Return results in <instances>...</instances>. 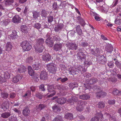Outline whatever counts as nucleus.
Returning a JSON list of instances; mask_svg holds the SVG:
<instances>
[{
  "mask_svg": "<svg viewBox=\"0 0 121 121\" xmlns=\"http://www.w3.org/2000/svg\"><path fill=\"white\" fill-rule=\"evenodd\" d=\"M46 107V106L44 104H41L38 106L37 109L39 110H41L44 108Z\"/></svg>",
  "mask_w": 121,
  "mask_h": 121,
  "instance_id": "obj_41",
  "label": "nucleus"
},
{
  "mask_svg": "<svg viewBox=\"0 0 121 121\" xmlns=\"http://www.w3.org/2000/svg\"><path fill=\"white\" fill-rule=\"evenodd\" d=\"M17 32L15 31H13L12 32V33L10 35V37L13 39H15L17 37Z\"/></svg>",
  "mask_w": 121,
  "mask_h": 121,
  "instance_id": "obj_30",
  "label": "nucleus"
},
{
  "mask_svg": "<svg viewBox=\"0 0 121 121\" xmlns=\"http://www.w3.org/2000/svg\"><path fill=\"white\" fill-rule=\"evenodd\" d=\"M115 64L118 67L121 68V64L118 61H116L115 62Z\"/></svg>",
  "mask_w": 121,
  "mask_h": 121,
  "instance_id": "obj_48",
  "label": "nucleus"
},
{
  "mask_svg": "<svg viewBox=\"0 0 121 121\" xmlns=\"http://www.w3.org/2000/svg\"><path fill=\"white\" fill-rule=\"evenodd\" d=\"M41 79L44 80L47 78V73L46 71H43L41 72L40 76Z\"/></svg>",
  "mask_w": 121,
  "mask_h": 121,
  "instance_id": "obj_10",
  "label": "nucleus"
},
{
  "mask_svg": "<svg viewBox=\"0 0 121 121\" xmlns=\"http://www.w3.org/2000/svg\"><path fill=\"white\" fill-rule=\"evenodd\" d=\"M106 49L108 52L111 53L113 50V48L111 45L109 44L107 45Z\"/></svg>",
  "mask_w": 121,
  "mask_h": 121,
  "instance_id": "obj_16",
  "label": "nucleus"
},
{
  "mask_svg": "<svg viewBox=\"0 0 121 121\" xmlns=\"http://www.w3.org/2000/svg\"><path fill=\"white\" fill-rule=\"evenodd\" d=\"M50 37H48L46 41V42L47 44V45H49L50 47H52L53 43V42L52 41L50 40Z\"/></svg>",
  "mask_w": 121,
  "mask_h": 121,
  "instance_id": "obj_20",
  "label": "nucleus"
},
{
  "mask_svg": "<svg viewBox=\"0 0 121 121\" xmlns=\"http://www.w3.org/2000/svg\"><path fill=\"white\" fill-rule=\"evenodd\" d=\"M10 22V21L9 19L4 17V19L1 22V24L2 26H6L9 24Z\"/></svg>",
  "mask_w": 121,
  "mask_h": 121,
  "instance_id": "obj_9",
  "label": "nucleus"
},
{
  "mask_svg": "<svg viewBox=\"0 0 121 121\" xmlns=\"http://www.w3.org/2000/svg\"><path fill=\"white\" fill-rule=\"evenodd\" d=\"M72 100H71V99H69L68 100V101L71 104H73V103H72V100L74 102H76L78 101V99L77 97L75 96H73L72 98Z\"/></svg>",
  "mask_w": 121,
  "mask_h": 121,
  "instance_id": "obj_34",
  "label": "nucleus"
},
{
  "mask_svg": "<svg viewBox=\"0 0 121 121\" xmlns=\"http://www.w3.org/2000/svg\"><path fill=\"white\" fill-rule=\"evenodd\" d=\"M69 46L70 47V49L73 50H76L78 48V45L76 44L73 43L70 44Z\"/></svg>",
  "mask_w": 121,
  "mask_h": 121,
  "instance_id": "obj_31",
  "label": "nucleus"
},
{
  "mask_svg": "<svg viewBox=\"0 0 121 121\" xmlns=\"http://www.w3.org/2000/svg\"><path fill=\"white\" fill-rule=\"evenodd\" d=\"M68 71L69 74L74 75L77 74V69L75 67H69Z\"/></svg>",
  "mask_w": 121,
  "mask_h": 121,
  "instance_id": "obj_7",
  "label": "nucleus"
},
{
  "mask_svg": "<svg viewBox=\"0 0 121 121\" xmlns=\"http://www.w3.org/2000/svg\"><path fill=\"white\" fill-rule=\"evenodd\" d=\"M53 121H63V119L61 116H58L55 117Z\"/></svg>",
  "mask_w": 121,
  "mask_h": 121,
  "instance_id": "obj_38",
  "label": "nucleus"
},
{
  "mask_svg": "<svg viewBox=\"0 0 121 121\" xmlns=\"http://www.w3.org/2000/svg\"><path fill=\"white\" fill-rule=\"evenodd\" d=\"M32 66L34 69L36 70L39 69L41 67L39 63H36L34 64Z\"/></svg>",
  "mask_w": 121,
  "mask_h": 121,
  "instance_id": "obj_22",
  "label": "nucleus"
},
{
  "mask_svg": "<svg viewBox=\"0 0 121 121\" xmlns=\"http://www.w3.org/2000/svg\"><path fill=\"white\" fill-rule=\"evenodd\" d=\"M47 69L51 73L55 74L57 70V67L53 63L48 64L47 65Z\"/></svg>",
  "mask_w": 121,
  "mask_h": 121,
  "instance_id": "obj_3",
  "label": "nucleus"
},
{
  "mask_svg": "<svg viewBox=\"0 0 121 121\" xmlns=\"http://www.w3.org/2000/svg\"><path fill=\"white\" fill-rule=\"evenodd\" d=\"M28 71L29 75L31 76H34V73L33 70L32 69L31 66H28Z\"/></svg>",
  "mask_w": 121,
  "mask_h": 121,
  "instance_id": "obj_23",
  "label": "nucleus"
},
{
  "mask_svg": "<svg viewBox=\"0 0 121 121\" xmlns=\"http://www.w3.org/2000/svg\"><path fill=\"white\" fill-rule=\"evenodd\" d=\"M77 69V70H79L80 71H85V69H83L82 66H79L78 67V69Z\"/></svg>",
  "mask_w": 121,
  "mask_h": 121,
  "instance_id": "obj_55",
  "label": "nucleus"
},
{
  "mask_svg": "<svg viewBox=\"0 0 121 121\" xmlns=\"http://www.w3.org/2000/svg\"><path fill=\"white\" fill-rule=\"evenodd\" d=\"M52 6L55 9H57L58 6L57 3L54 2Z\"/></svg>",
  "mask_w": 121,
  "mask_h": 121,
  "instance_id": "obj_57",
  "label": "nucleus"
},
{
  "mask_svg": "<svg viewBox=\"0 0 121 121\" xmlns=\"http://www.w3.org/2000/svg\"><path fill=\"white\" fill-rule=\"evenodd\" d=\"M43 60L49 61L51 59L50 56L48 53H45L43 55L42 57Z\"/></svg>",
  "mask_w": 121,
  "mask_h": 121,
  "instance_id": "obj_11",
  "label": "nucleus"
},
{
  "mask_svg": "<svg viewBox=\"0 0 121 121\" xmlns=\"http://www.w3.org/2000/svg\"><path fill=\"white\" fill-rule=\"evenodd\" d=\"M94 16L95 18L96 21H99L100 20V18L99 17L98 15L96 14H94Z\"/></svg>",
  "mask_w": 121,
  "mask_h": 121,
  "instance_id": "obj_46",
  "label": "nucleus"
},
{
  "mask_svg": "<svg viewBox=\"0 0 121 121\" xmlns=\"http://www.w3.org/2000/svg\"><path fill=\"white\" fill-rule=\"evenodd\" d=\"M30 113V111L28 108H26L23 110V114L25 116L28 115Z\"/></svg>",
  "mask_w": 121,
  "mask_h": 121,
  "instance_id": "obj_32",
  "label": "nucleus"
},
{
  "mask_svg": "<svg viewBox=\"0 0 121 121\" xmlns=\"http://www.w3.org/2000/svg\"><path fill=\"white\" fill-rule=\"evenodd\" d=\"M31 94V92L30 91H28L26 93L24 96H23L24 97L26 96H29Z\"/></svg>",
  "mask_w": 121,
  "mask_h": 121,
  "instance_id": "obj_52",
  "label": "nucleus"
},
{
  "mask_svg": "<svg viewBox=\"0 0 121 121\" xmlns=\"http://www.w3.org/2000/svg\"><path fill=\"white\" fill-rule=\"evenodd\" d=\"M78 106L76 108L77 110L80 112L83 111L84 108V107L86 104V102L85 101H79L78 102Z\"/></svg>",
  "mask_w": 121,
  "mask_h": 121,
  "instance_id": "obj_4",
  "label": "nucleus"
},
{
  "mask_svg": "<svg viewBox=\"0 0 121 121\" xmlns=\"http://www.w3.org/2000/svg\"><path fill=\"white\" fill-rule=\"evenodd\" d=\"M11 43L10 42H8L6 44L5 47V49L7 51H10L12 48Z\"/></svg>",
  "mask_w": 121,
  "mask_h": 121,
  "instance_id": "obj_18",
  "label": "nucleus"
},
{
  "mask_svg": "<svg viewBox=\"0 0 121 121\" xmlns=\"http://www.w3.org/2000/svg\"><path fill=\"white\" fill-rule=\"evenodd\" d=\"M27 9L28 8H27L26 7L25 9L24 10L23 12L24 14L25 15H26L27 14Z\"/></svg>",
  "mask_w": 121,
  "mask_h": 121,
  "instance_id": "obj_58",
  "label": "nucleus"
},
{
  "mask_svg": "<svg viewBox=\"0 0 121 121\" xmlns=\"http://www.w3.org/2000/svg\"><path fill=\"white\" fill-rule=\"evenodd\" d=\"M21 46L23 49L25 51H29L31 48L32 46L28 41H24L21 43Z\"/></svg>",
  "mask_w": 121,
  "mask_h": 121,
  "instance_id": "obj_1",
  "label": "nucleus"
},
{
  "mask_svg": "<svg viewBox=\"0 0 121 121\" xmlns=\"http://www.w3.org/2000/svg\"><path fill=\"white\" fill-rule=\"evenodd\" d=\"M53 21V17L52 16H50L48 18V22H51Z\"/></svg>",
  "mask_w": 121,
  "mask_h": 121,
  "instance_id": "obj_53",
  "label": "nucleus"
},
{
  "mask_svg": "<svg viewBox=\"0 0 121 121\" xmlns=\"http://www.w3.org/2000/svg\"><path fill=\"white\" fill-rule=\"evenodd\" d=\"M108 9H106L104 8H103L102 10V12L104 13H106L108 11Z\"/></svg>",
  "mask_w": 121,
  "mask_h": 121,
  "instance_id": "obj_63",
  "label": "nucleus"
},
{
  "mask_svg": "<svg viewBox=\"0 0 121 121\" xmlns=\"http://www.w3.org/2000/svg\"><path fill=\"white\" fill-rule=\"evenodd\" d=\"M14 0H4V2L5 5H8L9 4L12 3L13 2Z\"/></svg>",
  "mask_w": 121,
  "mask_h": 121,
  "instance_id": "obj_37",
  "label": "nucleus"
},
{
  "mask_svg": "<svg viewBox=\"0 0 121 121\" xmlns=\"http://www.w3.org/2000/svg\"><path fill=\"white\" fill-rule=\"evenodd\" d=\"M98 59L99 61H100L103 62H104L106 61V59L103 55H99L98 57Z\"/></svg>",
  "mask_w": 121,
  "mask_h": 121,
  "instance_id": "obj_24",
  "label": "nucleus"
},
{
  "mask_svg": "<svg viewBox=\"0 0 121 121\" xmlns=\"http://www.w3.org/2000/svg\"><path fill=\"white\" fill-rule=\"evenodd\" d=\"M108 66L109 67L112 68L113 67L114 64L111 62H109L108 64Z\"/></svg>",
  "mask_w": 121,
  "mask_h": 121,
  "instance_id": "obj_50",
  "label": "nucleus"
},
{
  "mask_svg": "<svg viewBox=\"0 0 121 121\" xmlns=\"http://www.w3.org/2000/svg\"><path fill=\"white\" fill-rule=\"evenodd\" d=\"M49 12L45 10H43L42 12L41 15L43 17H45L47 15V14H48Z\"/></svg>",
  "mask_w": 121,
  "mask_h": 121,
  "instance_id": "obj_40",
  "label": "nucleus"
},
{
  "mask_svg": "<svg viewBox=\"0 0 121 121\" xmlns=\"http://www.w3.org/2000/svg\"><path fill=\"white\" fill-rule=\"evenodd\" d=\"M68 80V78H61L60 80L62 82H64Z\"/></svg>",
  "mask_w": 121,
  "mask_h": 121,
  "instance_id": "obj_61",
  "label": "nucleus"
},
{
  "mask_svg": "<svg viewBox=\"0 0 121 121\" xmlns=\"http://www.w3.org/2000/svg\"><path fill=\"white\" fill-rule=\"evenodd\" d=\"M115 102V101L114 100H109L108 101V103L110 104H113Z\"/></svg>",
  "mask_w": 121,
  "mask_h": 121,
  "instance_id": "obj_60",
  "label": "nucleus"
},
{
  "mask_svg": "<svg viewBox=\"0 0 121 121\" xmlns=\"http://www.w3.org/2000/svg\"><path fill=\"white\" fill-rule=\"evenodd\" d=\"M67 119H71L73 118V115L72 113H66L64 116Z\"/></svg>",
  "mask_w": 121,
  "mask_h": 121,
  "instance_id": "obj_26",
  "label": "nucleus"
},
{
  "mask_svg": "<svg viewBox=\"0 0 121 121\" xmlns=\"http://www.w3.org/2000/svg\"><path fill=\"white\" fill-rule=\"evenodd\" d=\"M97 115L99 117V118L98 117H95L92 118L91 119V121H98L99 120V119L100 120H102L103 119V115L101 112L97 113Z\"/></svg>",
  "mask_w": 121,
  "mask_h": 121,
  "instance_id": "obj_8",
  "label": "nucleus"
},
{
  "mask_svg": "<svg viewBox=\"0 0 121 121\" xmlns=\"http://www.w3.org/2000/svg\"><path fill=\"white\" fill-rule=\"evenodd\" d=\"M48 90L49 92H52L50 95H47L46 97L49 98L51 97L54 96L56 94L55 89L51 85L48 86Z\"/></svg>",
  "mask_w": 121,
  "mask_h": 121,
  "instance_id": "obj_5",
  "label": "nucleus"
},
{
  "mask_svg": "<svg viewBox=\"0 0 121 121\" xmlns=\"http://www.w3.org/2000/svg\"><path fill=\"white\" fill-rule=\"evenodd\" d=\"M9 106V103L8 102L6 101L4 102L2 105L1 107L4 110H5L7 109Z\"/></svg>",
  "mask_w": 121,
  "mask_h": 121,
  "instance_id": "obj_13",
  "label": "nucleus"
},
{
  "mask_svg": "<svg viewBox=\"0 0 121 121\" xmlns=\"http://www.w3.org/2000/svg\"><path fill=\"white\" fill-rule=\"evenodd\" d=\"M10 74L7 72H4V77L5 79H9L10 78Z\"/></svg>",
  "mask_w": 121,
  "mask_h": 121,
  "instance_id": "obj_42",
  "label": "nucleus"
},
{
  "mask_svg": "<svg viewBox=\"0 0 121 121\" xmlns=\"http://www.w3.org/2000/svg\"><path fill=\"white\" fill-rule=\"evenodd\" d=\"M39 89L41 90L44 91L45 90L44 88V85H43L42 84L39 86Z\"/></svg>",
  "mask_w": 121,
  "mask_h": 121,
  "instance_id": "obj_59",
  "label": "nucleus"
},
{
  "mask_svg": "<svg viewBox=\"0 0 121 121\" xmlns=\"http://www.w3.org/2000/svg\"><path fill=\"white\" fill-rule=\"evenodd\" d=\"M62 47V45L61 43L56 44L53 47L54 49L56 51L60 50Z\"/></svg>",
  "mask_w": 121,
  "mask_h": 121,
  "instance_id": "obj_15",
  "label": "nucleus"
},
{
  "mask_svg": "<svg viewBox=\"0 0 121 121\" xmlns=\"http://www.w3.org/2000/svg\"><path fill=\"white\" fill-rule=\"evenodd\" d=\"M104 116H106L107 118H108L110 120H111L112 121H115V117L113 115L112 116L111 115L108 113H106L104 114Z\"/></svg>",
  "mask_w": 121,
  "mask_h": 121,
  "instance_id": "obj_19",
  "label": "nucleus"
},
{
  "mask_svg": "<svg viewBox=\"0 0 121 121\" xmlns=\"http://www.w3.org/2000/svg\"><path fill=\"white\" fill-rule=\"evenodd\" d=\"M92 63L91 62L88 61H85L84 62V64L86 67H87L89 65L91 64Z\"/></svg>",
  "mask_w": 121,
  "mask_h": 121,
  "instance_id": "obj_45",
  "label": "nucleus"
},
{
  "mask_svg": "<svg viewBox=\"0 0 121 121\" xmlns=\"http://www.w3.org/2000/svg\"><path fill=\"white\" fill-rule=\"evenodd\" d=\"M34 27L38 29H39L41 28V26L39 23H36L35 24Z\"/></svg>",
  "mask_w": 121,
  "mask_h": 121,
  "instance_id": "obj_47",
  "label": "nucleus"
},
{
  "mask_svg": "<svg viewBox=\"0 0 121 121\" xmlns=\"http://www.w3.org/2000/svg\"><path fill=\"white\" fill-rule=\"evenodd\" d=\"M119 92V91L117 90H116L113 91L112 92L113 94L115 95H117Z\"/></svg>",
  "mask_w": 121,
  "mask_h": 121,
  "instance_id": "obj_62",
  "label": "nucleus"
},
{
  "mask_svg": "<svg viewBox=\"0 0 121 121\" xmlns=\"http://www.w3.org/2000/svg\"><path fill=\"white\" fill-rule=\"evenodd\" d=\"M36 96L40 99H41L42 98V95L40 93H37L36 94Z\"/></svg>",
  "mask_w": 121,
  "mask_h": 121,
  "instance_id": "obj_51",
  "label": "nucleus"
},
{
  "mask_svg": "<svg viewBox=\"0 0 121 121\" xmlns=\"http://www.w3.org/2000/svg\"><path fill=\"white\" fill-rule=\"evenodd\" d=\"M21 30L24 33H27L29 30L28 27L26 25H22L21 27Z\"/></svg>",
  "mask_w": 121,
  "mask_h": 121,
  "instance_id": "obj_17",
  "label": "nucleus"
},
{
  "mask_svg": "<svg viewBox=\"0 0 121 121\" xmlns=\"http://www.w3.org/2000/svg\"><path fill=\"white\" fill-rule=\"evenodd\" d=\"M8 94L6 93H3L1 94L2 97L4 98H7L8 97Z\"/></svg>",
  "mask_w": 121,
  "mask_h": 121,
  "instance_id": "obj_49",
  "label": "nucleus"
},
{
  "mask_svg": "<svg viewBox=\"0 0 121 121\" xmlns=\"http://www.w3.org/2000/svg\"><path fill=\"white\" fill-rule=\"evenodd\" d=\"M12 21L14 23H18L21 21V18L18 15H16L13 18Z\"/></svg>",
  "mask_w": 121,
  "mask_h": 121,
  "instance_id": "obj_12",
  "label": "nucleus"
},
{
  "mask_svg": "<svg viewBox=\"0 0 121 121\" xmlns=\"http://www.w3.org/2000/svg\"><path fill=\"white\" fill-rule=\"evenodd\" d=\"M106 94L102 91L98 92L96 93V96L97 98L100 97L101 95H106Z\"/></svg>",
  "mask_w": 121,
  "mask_h": 121,
  "instance_id": "obj_39",
  "label": "nucleus"
},
{
  "mask_svg": "<svg viewBox=\"0 0 121 121\" xmlns=\"http://www.w3.org/2000/svg\"><path fill=\"white\" fill-rule=\"evenodd\" d=\"M90 96L87 95H82L79 96V98L82 99H87L90 98Z\"/></svg>",
  "mask_w": 121,
  "mask_h": 121,
  "instance_id": "obj_25",
  "label": "nucleus"
},
{
  "mask_svg": "<svg viewBox=\"0 0 121 121\" xmlns=\"http://www.w3.org/2000/svg\"><path fill=\"white\" fill-rule=\"evenodd\" d=\"M37 43H38V45H40V46L39 47V45L38 46H37L36 45H35L34 46L35 50L36 51H38V52H41L43 51L44 48V47L42 45L44 42L43 40L42 39H40L38 40Z\"/></svg>",
  "mask_w": 121,
  "mask_h": 121,
  "instance_id": "obj_2",
  "label": "nucleus"
},
{
  "mask_svg": "<svg viewBox=\"0 0 121 121\" xmlns=\"http://www.w3.org/2000/svg\"><path fill=\"white\" fill-rule=\"evenodd\" d=\"M53 110L54 112H59L60 110V108L57 106L55 105L54 106L52 107Z\"/></svg>",
  "mask_w": 121,
  "mask_h": 121,
  "instance_id": "obj_29",
  "label": "nucleus"
},
{
  "mask_svg": "<svg viewBox=\"0 0 121 121\" xmlns=\"http://www.w3.org/2000/svg\"><path fill=\"white\" fill-rule=\"evenodd\" d=\"M19 78H20V76L18 75L17 76L14 77L12 80V81L15 83H17L19 81Z\"/></svg>",
  "mask_w": 121,
  "mask_h": 121,
  "instance_id": "obj_36",
  "label": "nucleus"
},
{
  "mask_svg": "<svg viewBox=\"0 0 121 121\" xmlns=\"http://www.w3.org/2000/svg\"><path fill=\"white\" fill-rule=\"evenodd\" d=\"M66 99L64 98H61L56 100V102L60 104L64 103L66 101Z\"/></svg>",
  "mask_w": 121,
  "mask_h": 121,
  "instance_id": "obj_14",
  "label": "nucleus"
},
{
  "mask_svg": "<svg viewBox=\"0 0 121 121\" xmlns=\"http://www.w3.org/2000/svg\"><path fill=\"white\" fill-rule=\"evenodd\" d=\"M97 106L99 108H103L104 106V104L103 102H100L97 105Z\"/></svg>",
  "mask_w": 121,
  "mask_h": 121,
  "instance_id": "obj_44",
  "label": "nucleus"
},
{
  "mask_svg": "<svg viewBox=\"0 0 121 121\" xmlns=\"http://www.w3.org/2000/svg\"><path fill=\"white\" fill-rule=\"evenodd\" d=\"M92 79L90 80V81H92L93 83H95L97 82L98 81V80L97 79L93 78H91Z\"/></svg>",
  "mask_w": 121,
  "mask_h": 121,
  "instance_id": "obj_56",
  "label": "nucleus"
},
{
  "mask_svg": "<svg viewBox=\"0 0 121 121\" xmlns=\"http://www.w3.org/2000/svg\"><path fill=\"white\" fill-rule=\"evenodd\" d=\"M15 96V95L13 93H11L10 95V98H14Z\"/></svg>",
  "mask_w": 121,
  "mask_h": 121,
  "instance_id": "obj_64",
  "label": "nucleus"
},
{
  "mask_svg": "<svg viewBox=\"0 0 121 121\" xmlns=\"http://www.w3.org/2000/svg\"><path fill=\"white\" fill-rule=\"evenodd\" d=\"M69 87L71 88H73L76 87L74 85V83H71L69 84Z\"/></svg>",
  "mask_w": 121,
  "mask_h": 121,
  "instance_id": "obj_54",
  "label": "nucleus"
},
{
  "mask_svg": "<svg viewBox=\"0 0 121 121\" xmlns=\"http://www.w3.org/2000/svg\"><path fill=\"white\" fill-rule=\"evenodd\" d=\"M33 18L35 20H36L38 17L40 16V13L39 12L36 11H34L32 12Z\"/></svg>",
  "mask_w": 121,
  "mask_h": 121,
  "instance_id": "obj_21",
  "label": "nucleus"
},
{
  "mask_svg": "<svg viewBox=\"0 0 121 121\" xmlns=\"http://www.w3.org/2000/svg\"><path fill=\"white\" fill-rule=\"evenodd\" d=\"M86 56L83 52H78L77 54V58L81 61L84 60L85 59Z\"/></svg>",
  "mask_w": 121,
  "mask_h": 121,
  "instance_id": "obj_6",
  "label": "nucleus"
},
{
  "mask_svg": "<svg viewBox=\"0 0 121 121\" xmlns=\"http://www.w3.org/2000/svg\"><path fill=\"white\" fill-rule=\"evenodd\" d=\"M26 70V69L23 66L21 65L18 69V72L19 73H21L23 72H24Z\"/></svg>",
  "mask_w": 121,
  "mask_h": 121,
  "instance_id": "obj_28",
  "label": "nucleus"
},
{
  "mask_svg": "<svg viewBox=\"0 0 121 121\" xmlns=\"http://www.w3.org/2000/svg\"><path fill=\"white\" fill-rule=\"evenodd\" d=\"M91 53L95 56H97L99 54V52L98 49L94 50L92 49L91 50Z\"/></svg>",
  "mask_w": 121,
  "mask_h": 121,
  "instance_id": "obj_27",
  "label": "nucleus"
},
{
  "mask_svg": "<svg viewBox=\"0 0 121 121\" xmlns=\"http://www.w3.org/2000/svg\"><path fill=\"white\" fill-rule=\"evenodd\" d=\"M27 62L31 63L33 62V60L32 57H29L27 58L26 60Z\"/></svg>",
  "mask_w": 121,
  "mask_h": 121,
  "instance_id": "obj_43",
  "label": "nucleus"
},
{
  "mask_svg": "<svg viewBox=\"0 0 121 121\" xmlns=\"http://www.w3.org/2000/svg\"><path fill=\"white\" fill-rule=\"evenodd\" d=\"M76 31L79 35H81L82 34V30L80 28V26L78 25L76 27Z\"/></svg>",
  "mask_w": 121,
  "mask_h": 121,
  "instance_id": "obj_35",
  "label": "nucleus"
},
{
  "mask_svg": "<svg viewBox=\"0 0 121 121\" xmlns=\"http://www.w3.org/2000/svg\"><path fill=\"white\" fill-rule=\"evenodd\" d=\"M10 113L7 112H6L2 114L1 116L2 117L6 118L9 117L10 115Z\"/></svg>",
  "mask_w": 121,
  "mask_h": 121,
  "instance_id": "obj_33",
  "label": "nucleus"
}]
</instances>
